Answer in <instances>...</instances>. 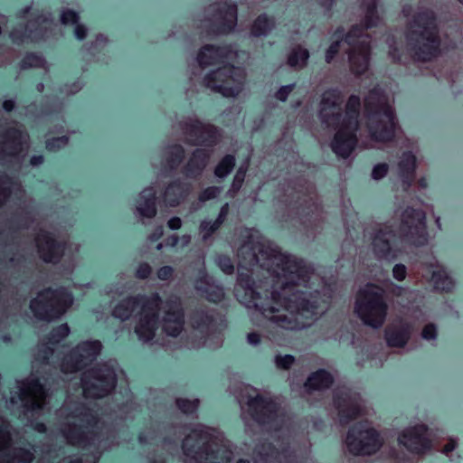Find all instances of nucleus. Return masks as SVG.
Listing matches in <instances>:
<instances>
[{"mask_svg":"<svg viewBox=\"0 0 463 463\" xmlns=\"http://www.w3.org/2000/svg\"><path fill=\"white\" fill-rule=\"evenodd\" d=\"M209 158L210 153L207 150L195 149L185 166L186 174L194 176L200 175L207 165Z\"/></svg>","mask_w":463,"mask_h":463,"instance_id":"c85d7f7f","label":"nucleus"},{"mask_svg":"<svg viewBox=\"0 0 463 463\" xmlns=\"http://www.w3.org/2000/svg\"><path fill=\"white\" fill-rule=\"evenodd\" d=\"M48 393L44 386L37 379H24L18 382L17 396L10 399L12 404L17 403V399L24 413L42 411L47 402Z\"/></svg>","mask_w":463,"mask_h":463,"instance_id":"dca6fc26","label":"nucleus"},{"mask_svg":"<svg viewBox=\"0 0 463 463\" xmlns=\"http://www.w3.org/2000/svg\"><path fill=\"white\" fill-rule=\"evenodd\" d=\"M235 166V157L232 155L224 156L214 168V175L219 178L227 176Z\"/></svg>","mask_w":463,"mask_h":463,"instance_id":"a19ab883","label":"nucleus"},{"mask_svg":"<svg viewBox=\"0 0 463 463\" xmlns=\"http://www.w3.org/2000/svg\"><path fill=\"white\" fill-rule=\"evenodd\" d=\"M275 26L272 18H269L266 14L259 15L251 25V34L254 36L265 35L269 33Z\"/></svg>","mask_w":463,"mask_h":463,"instance_id":"f704fd0d","label":"nucleus"},{"mask_svg":"<svg viewBox=\"0 0 463 463\" xmlns=\"http://www.w3.org/2000/svg\"><path fill=\"white\" fill-rule=\"evenodd\" d=\"M275 363H276V365L278 368L288 370L295 363V358H294V356H292L290 354L277 355L276 359H275Z\"/></svg>","mask_w":463,"mask_h":463,"instance_id":"de8ad7c7","label":"nucleus"},{"mask_svg":"<svg viewBox=\"0 0 463 463\" xmlns=\"http://www.w3.org/2000/svg\"><path fill=\"white\" fill-rule=\"evenodd\" d=\"M137 211L140 215L146 218H153L156 214V200L154 197L145 199L138 203Z\"/></svg>","mask_w":463,"mask_h":463,"instance_id":"79ce46f5","label":"nucleus"},{"mask_svg":"<svg viewBox=\"0 0 463 463\" xmlns=\"http://www.w3.org/2000/svg\"><path fill=\"white\" fill-rule=\"evenodd\" d=\"M344 95L338 90H327L322 94L319 104V117L322 123L335 130L331 143L332 150L339 156L347 158L358 142L356 131L361 109V99L357 95H351L345 109Z\"/></svg>","mask_w":463,"mask_h":463,"instance_id":"f03ea898","label":"nucleus"},{"mask_svg":"<svg viewBox=\"0 0 463 463\" xmlns=\"http://www.w3.org/2000/svg\"><path fill=\"white\" fill-rule=\"evenodd\" d=\"M457 447V441L453 439H449L447 440V442L444 444L442 448V452L446 455H449Z\"/></svg>","mask_w":463,"mask_h":463,"instance_id":"0e129e2a","label":"nucleus"},{"mask_svg":"<svg viewBox=\"0 0 463 463\" xmlns=\"http://www.w3.org/2000/svg\"><path fill=\"white\" fill-rule=\"evenodd\" d=\"M13 427L9 421L0 417V451L8 449L13 440Z\"/></svg>","mask_w":463,"mask_h":463,"instance_id":"ea45409f","label":"nucleus"},{"mask_svg":"<svg viewBox=\"0 0 463 463\" xmlns=\"http://www.w3.org/2000/svg\"><path fill=\"white\" fill-rule=\"evenodd\" d=\"M437 335V329L434 324H427L422 331H421V336L426 340H431L434 339Z\"/></svg>","mask_w":463,"mask_h":463,"instance_id":"6e6d98bb","label":"nucleus"},{"mask_svg":"<svg viewBox=\"0 0 463 463\" xmlns=\"http://www.w3.org/2000/svg\"><path fill=\"white\" fill-rule=\"evenodd\" d=\"M167 225L172 230H177L181 228L182 221L179 217H173L168 221Z\"/></svg>","mask_w":463,"mask_h":463,"instance_id":"774afa93","label":"nucleus"},{"mask_svg":"<svg viewBox=\"0 0 463 463\" xmlns=\"http://www.w3.org/2000/svg\"><path fill=\"white\" fill-rule=\"evenodd\" d=\"M14 191H19L22 194L25 193L19 181L14 180L8 176L0 177V207Z\"/></svg>","mask_w":463,"mask_h":463,"instance_id":"2f4dec72","label":"nucleus"},{"mask_svg":"<svg viewBox=\"0 0 463 463\" xmlns=\"http://www.w3.org/2000/svg\"><path fill=\"white\" fill-rule=\"evenodd\" d=\"M81 385L86 398H102L109 394L117 385L115 371L107 364H97L83 373Z\"/></svg>","mask_w":463,"mask_h":463,"instance_id":"f8f14e48","label":"nucleus"},{"mask_svg":"<svg viewBox=\"0 0 463 463\" xmlns=\"http://www.w3.org/2000/svg\"><path fill=\"white\" fill-rule=\"evenodd\" d=\"M395 237V232L392 226L385 223L378 224L372 237V250L375 257L379 260L395 258V254L391 248V241Z\"/></svg>","mask_w":463,"mask_h":463,"instance_id":"4be33fe9","label":"nucleus"},{"mask_svg":"<svg viewBox=\"0 0 463 463\" xmlns=\"http://www.w3.org/2000/svg\"><path fill=\"white\" fill-rule=\"evenodd\" d=\"M411 326L408 323L389 326L385 329V338L389 346L403 347L409 341Z\"/></svg>","mask_w":463,"mask_h":463,"instance_id":"bb28decb","label":"nucleus"},{"mask_svg":"<svg viewBox=\"0 0 463 463\" xmlns=\"http://www.w3.org/2000/svg\"><path fill=\"white\" fill-rule=\"evenodd\" d=\"M163 309L162 329L169 336L176 337L184 327V310L180 297L170 295L165 302L162 301Z\"/></svg>","mask_w":463,"mask_h":463,"instance_id":"6ab92c4d","label":"nucleus"},{"mask_svg":"<svg viewBox=\"0 0 463 463\" xmlns=\"http://www.w3.org/2000/svg\"><path fill=\"white\" fill-rule=\"evenodd\" d=\"M388 166L386 164H378L375 165L372 172V176L373 179H381L387 175Z\"/></svg>","mask_w":463,"mask_h":463,"instance_id":"13d9d810","label":"nucleus"},{"mask_svg":"<svg viewBox=\"0 0 463 463\" xmlns=\"http://www.w3.org/2000/svg\"><path fill=\"white\" fill-rule=\"evenodd\" d=\"M174 269L170 266L161 267L157 270V278L161 280H170L173 279Z\"/></svg>","mask_w":463,"mask_h":463,"instance_id":"bf43d9fd","label":"nucleus"},{"mask_svg":"<svg viewBox=\"0 0 463 463\" xmlns=\"http://www.w3.org/2000/svg\"><path fill=\"white\" fill-rule=\"evenodd\" d=\"M248 165H241L237 170L229 191L232 196H234L241 190L245 180Z\"/></svg>","mask_w":463,"mask_h":463,"instance_id":"37998d69","label":"nucleus"},{"mask_svg":"<svg viewBox=\"0 0 463 463\" xmlns=\"http://www.w3.org/2000/svg\"><path fill=\"white\" fill-rule=\"evenodd\" d=\"M152 273V268L150 265L146 262L140 263L137 271H136V278L139 279H147Z\"/></svg>","mask_w":463,"mask_h":463,"instance_id":"5fc2aeb1","label":"nucleus"},{"mask_svg":"<svg viewBox=\"0 0 463 463\" xmlns=\"http://www.w3.org/2000/svg\"><path fill=\"white\" fill-rule=\"evenodd\" d=\"M184 158V149L180 145H174L167 148L166 161L170 168L177 167Z\"/></svg>","mask_w":463,"mask_h":463,"instance_id":"58836bf2","label":"nucleus"},{"mask_svg":"<svg viewBox=\"0 0 463 463\" xmlns=\"http://www.w3.org/2000/svg\"><path fill=\"white\" fill-rule=\"evenodd\" d=\"M276 278L267 303H255L261 314L281 328L299 330L310 326L319 313L320 293L307 292L313 270L296 260L271 250L261 264Z\"/></svg>","mask_w":463,"mask_h":463,"instance_id":"f257e3e1","label":"nucleus"},{"mask_svg":"<svg viewBox=\"0 0 463 463\" xmlns=\"http://www.w3.org/2000/svg\"><path fill=\"white\" fill-rule=\"evenodd\" d=\"M43 63V60L42 57L29 53L27 54L22 61L23 68H31V67H41Z\"/></svg>","mask_w":463,"mask_h":463,"instance_id":"49530a36","label":"nucleus"},{"mask_svg":"<svg viewBox=\"0 0 463 463\" xmlns=\"http://www.w3.org/2000/svg\"><path fill=\"white\" fill-rule=\"evenodd\" d=\"M74 33L80 40H83L87 36V29L83 24H76Z\"/></svg>","mask_w":463,"mask_h":463,"instance_id":"69168bd1","label":"nucleus"},{"mask_svg":"<svg viewBox=\"0 0 463 463\" xmlns=\"http://www.w3.org/2000/svg\"><path fill=\"white\" fill-rule=\"evenodd\" d=\"M399 442L410 452L422 454L430 446V440L428 437V428L423 424L408 428L399 436Z\"/></svg>","mask_w":463,"mask_h":463,"instance_id":"412c9836","label":"nucleus"},{"mask_svg":"<svg viewBox=\"0 0 463 463\" xmlns=\"http://www.w3.org/2000/svg\"><path fill=\"white\" fill-rule=\"evenodd\" d=\"M295 458L288 448L279 450L270 443L258 445L253 453L254 463H294Z\"/></svg>","mask_w":463,"mask_h":463,"instance_id":"b1692460","label":"nucleus"},{"mask_svg":"<svg viewBox=\"0 0 463 463\" xmlns=\"http://www.w3.org/2000/svg\"><path fill=\"white\" fill-rule=\"evenodd\" d=\"M393 278L398 281L405 279L407 275V269L403 264H396L392 269Z\"/></svg>","mask_w":463,"mask_h":463,"instance_id":"4d7b16f0","label":"nucleus"},{"mask_svg":"<svg viewBox=\"0 0 463 463\" xmlns=\"http://www.w3.org/2000/svg\"><path fill=\"white\" fill-rule=\"evenodd\" d=\"M379 20L376 2L373 0L367 5L364 24L353 26L345 35V42L349 45L347 53L350 70L355 76L364 74L368 70L370 61L371 40L367 33H364V31L377 25Z\"/></svg>","mask_w":463,"mask_h":463,"instance_id":"6e6552de","label":"nucleus"},{"mask_svg":"<svg viewBox=\"0 0 463 463\" xmlns=\"http://www.w3.org/2000/svg\"><path fill=\"white\" fill-rule=\"evenodd\" d=\"M199 399H187V398H177L175 400V405L178 410L185 414L197 418V411L200 406Z\"/></svg>","mask_w":463,"mask_h":463,"instance_id":"e433bc0d","label":"nucleus"},{"mask_svg":"<svg viewBox=\"0 0 463 463\" xmlns=\"http://www.w3.org/2000/svg\"><path fill=\"white\" fill-rule=\"evenodd\" d=\"M354 311L365 325L374 328L382 326L388 311L384 290L375 285H366L356 295Z\"/></svg>","mask_w":463,"mask_h":463,"instance_id":"1a4fd4ad","label":"nucleus"},{"mask_svg":"<svg viewBox=\"0 0 463 463\" xmlns=\"http://www.w3.org/2000/svg\"><path fill=\"white\" fill-rule=\"evenodd\" d=\"M33 454L24 449H14L9 454L0 455V463H32L33 460Z\"/></svg>","mask_w":463,"mask_h":463,"instance_id":"72a5a7b5","label":"nucleus"},{"mask_svg":"<svg viewBox=\"0 0 463 463\" xmlns=\"http://www.w3.org/2000/svg\"><path fill=\"white\" fill-rule=\"evenodd\" d=\"M72 303L71 294L64 288H46L31 301L30 307L36 317L51 321L61 317Z\"/></svg>","mask_w":463,"mask_h":463,"instance_id":"9d476101","label":"nucleus"},{"mask_svg":"<svg viewBox=\"0 0 463 463\" xmlns=\"http://www.w3.org/2000/svg\"><path fill=\"white\" fill-rule=\"evenodd\" d=\"M399 169L401 175L406 181H412L415 176L416 156L411 152L403 153L399 162Z\"/></svg>","mask_w":463,"mask_h":463,"instance_id":"473e14b6","label":"nucleus"},{"mask_svg":"<svg viewBox=\"0 0 463 463\" xmlns=\"http://www.w3.org/2000/svg\"><path fill=\"white\" fill-rule=\"evenodd\" d=\"M293 89H294V85L282 86L276 92L275 97L281 101H285L288 99L290 92L293 90Z\"/></svg>","mask_w":463,"mask_h":463,"instance_id":"680f3d73","label":"nucleus"},{"mask_svg":"<svg viewBox=\"0 0 463 463\" xmlns=\"http://www.w3.org/2000/svg\"><path fill=\"white\" fill-rule=\"evenodd\" d=\"M220 265L222 267V269L226 274H232L234 271V267L232 263L231 262L230 259H222L220 260Z\"/></svg>","mask_w":463,"mask_h":463,"instance_id":"e2e57ef3","label":"nucleus"},{"mask_svg":"<svg viewBox=\"0 0 463 463\" xmlns=\"http://www.w3.org/2000/svg\"><path fill=\"white\" fill-rule=\"evenodd\" d=\"M184 455L195 463H230L232 452L204 426L191 430L183 440Z\"/></svg>","mask_w":463,"mask_h":463,"instance_id":"0eeeda50","label":"nucleus"},{"mask_svg":"<svg viewBox=\"0 0 463 463\" xmlns=\"http://www.w3.org/2000/svg\"><path fill=\"white\" fill-rule=\"evenodd\" d=\"M333 382V376L328 372L318 370L308 376L304 388L307 393H311L313 391H323L330 388Z\"/></svg>","mask_w":463,"mask_h":463,"instance_id":"cd10ccee","label":"nucleus"},{"mask_svg":"<svg viewBox=\"0 0 463 463\" xmlns=\"http://www.w3.org/2000/svg\"><path fill=\"white\" fill-rule=\"evenodd\" d=\"M184 141L192 146H213L220 139L218 128L198 118H188L179 123Z\"/></svg>","mask_w":463,"mask_h":463,"instance_id":"2eb2a0df","label":"nucleus"},{"mask_svg":"<svg viewBox=\"0 0 463 463\" xmlns=\"http://www.w3.org/2000/svg\"><path fill=\"white\" fill-rule=\"evenodd\" d=\"M364 113L372 139L392 141L400 129L393 108L384 92L375 87L364 99Z\"/></svg>","mask_w":463,"mask_h":463,"instance_id":"423d86ee","label":"nucleus"},{"mask_svg":"<svg viewBox=\"0 0 463 463\" xmlns=\"http://www.w3.org/2000/svg\"><path fill=\"white\" fill-rule=\"evenodd\" d=\"M161 304L162 299L157 293H153L150 296H131L117 304L112 315L124 321L130 318L139 307L135 332L141 340L148 342L156 335Z\"/></svg>","mask_w":463,"mask_h":463,"instance_id":"39448f33","label":"nucleus"},{"mask_svg":"<svg viewBox=\"0 0 463 463\" xmlns=\"http://www.w3.org/2000/svg\"><path fill=\"white\" fill-rule=\"evenodd\" d=\"M241 407L260 425H271L279 417V406L267 393L246 388L241 394Z\"/></svg>","mask_w":463,"mask_h":463,"instance_id":"9b49d317","label":"nucleus"},{"mask_svg":"<svg viewBox=\"0 0 463 463\" xmlns=\"http://www.w3.org/2000/svg\"><path fill=\"white\" fill-rule=\"evenodd\" d=\"M224 298V292L222 288L218 287L210 288V290L207 291V298L210 301H213L214 303H218L222 301Z\"/></svg>","mask_w":463,"mask_h":463,"instance_id":"864d4df0","label":"nucleus"},{"mask_svg":"<svg viewBox=\"0 0 463 463\" xmlns=\"http://www.w3.org/2000/svg\"><path fill=\"white\" fill-rule=\"evenodd\" d=\"M40 258L45 262L56 263L64 252V244L57 241L49 232L42 231L35 238Z\"/></svg>","mask_w":463,"mask_h":463,"instance_id":"5701e85b","label":"nucleus"},{"mask_svg":"<svg viewBox=\"0 0 463 463\" xmlns=\"http://www.w3.org/2000/svg\"><path fill=\"white\" fill-rule=\"evenodd\" d=\"M221 223H219L216 220L213 222H203L201 224V228L203 232V237H210L213 233H214L220 227Z\"/></svg>","mask_w":463,"mask_h":463,"instance_id":"603ef678","label":"nucleus"},{"mask_svg":"<svg viewBox=\"0 0 463 463\" xmlns=\"http://www.w3.org/2000/svg\"><path fill=\"white\" fill-rule=\"evenodd\" d=\"M78 21L79 15L73 10H64L61 15V22L63 24H76Z\"/></svg>","mask_w":463,"mask_h":463,"instance_id":"09e8293b","label":"nucleus"},{"mask_svg":"<svg viewBox=\"0 0 463 463\" xmlns=\"http://www.w3.org/2000/svg\"><path fill=\"white\" fill-rule=\"evenodd\" d=\"M88 428V426L78 425L74 422L65 423L61 427V432L68 443L84 448L93 439V433Z\"/></svg>","mask_w":463,"mask_h":463,"instance_id":"a878e982","label":"nucleus"},{"mask_svg":"<svg viewBox=\"0 0 463 463\" xmlns=\"http://www.w3.org/2000/svg\"><path fill=\"white\" fill-rule=\"evenodd\" d=\"M189 188L181 181L171 183L165 189V197L172 205L178 204L188 194Z\"/></svg>","mask_w":463,"mask_h":463,"instance_id":"7c9ffc66","label":"nucleus"},{"mask_svg":"<svg viewBox=\"0 0 463 463\" xmlns=\"http://www.w3.org/2000/svg\"><path fill=\"white\" fill-rule=\"evenodd\" d=\"M346 447L354 455H372L383 446L380 433L368 421L359 422L348 431Z\"/></svg>","mask_w":463,"mask_h":463,"instance_id":"ddd939ff","label":"nucleus"},{"mask_svg":"<svg viewBox=\"0 0 463 463\" xmlns=\"http://www.w3.org/2000/svg\"><path fill=\"white\" fill-rule=\"evenodd\" d=\"M30 147L29 135L17 128H8L0 133V160L12 161Z\"/></svg>","mask_w":463,"mask_h":463,"instance_id":"a211bd4d","label":"nucleus"},{"mask_svg":"<svg viewBox=\"0 0 463 463\" xmlns=\"http://www.w3.org/2000/svg\"><path fill=\"white\" fill-rule=\"evenodd\" d=\"M309 57L308 51L300 46L294 48L288 55V63L289 66L302 69L307 65Z\"/></svg>","mask_w":463,"mask_h":463,"instance_id":"c9c22d12","label":"nucleus"},{"mask_svg":"<svg viewBox=\"0 0 463 463\" xmlns=\"http://www.w3.org/2000/svg\"><path fill=\"white\" fill-rule=\"evenodd\" d=\"M237 5L222 2L209 5L206 12L211 23V31L214 34L229 33L237 24Z\"/></svg>","mask_w":463,"mask_h":463,"instance_id":"aec40b11","label":"nucleus"},{"mask_svg":"<svg viewBox=\"0 0 463 463\" xmlns=\"http://www.w3.org/2000/svg\"><path fill=\"white\" fill-rule=\"evenodd\" d=\"M236 58L237 52L229 46H203L197 56L201 67L223 65L206 74L203 85L227 98L239 95L243 90L247 75L243 69L230 64Z\"/></svg>","mask_w":463,"mask_h":463,"instance_id":"7ed1b4c3","label":"nucleus"},{"mask_svg":"<svg viewBox=\"0 0 463 463\" xmlns=\"http://www.w3.org/2000/svg\"><path fill=\"white\" fill-rule=\"evenodd\" d=\"M69 334V326L67 324L60 325L52 329V331L50 333L47 343L43 344V346L48 349L50 354H52L53 350L49 348L47 345H56L64 339Z\"/></svg>","mask_w":463,"mask_h":463,"instance_id":"4c0bfd02","label":"nucleus"},{"mask_svg":"<svg viewBox=\"0 0 463 463\" xmlns=\"http://www.w3.org/2000/svg\"><path fill=\"white\" fill-rule=\"evenodd\" d=\"M221 188L217 186H210L204 189L199 195V200L205 202L217 197L220 194Z\"/></svg>","mask_w":463,"mask_h":463,"instance_id":"3c124183","label":"nucleus"},{"mask_svg":"<svg viewBox=\"0 0 463 463\" xmlns=\"http://www.w3.org/2000/svg\"><path fill=\"white\" fill-rule=\"evenodd\" d=\"M431 279L437 287H439V284L441 283L442 289H449L450 287L452 286L451 279L448 277V275L442 269L434 270L432 272Z\"/></svg>","mask_w":463,"mask_h":463,"instance_id":"c03bdc74","label":"nucleus"},{"mask_svg":"<svg viewBox=\"0 0 463 463\" xmlns=\"http://www.w3.org/2000/svg\"><path fill=\"white\" fill-rule=\"evenodd\" d=\"M402 12L407 18L405 38L412 58L426 62L439 57L441 38L436 13L423 6L412 13L411 5L403 6Z\"/></svg>","mask_w":463,"mask_h":463,"instance_id":"20e7f679","label":"nucleus"},{"mask_svg":"<svg viewBox=\"0 0 463 463\" xmlns=\"http://www.w3.org/2000/svg\"><path fill=\"white\" fill-rule=\"evenodd\" d=\"M101 348L102 345L98 340L79 344L63 357L61 364V371L65 373H72L82 370L97 358Z\"/></svg>","mask_w":463,"mask_h":463,"instance_id":"f3484780","label":"nucleus"},{"mask_svg":"<svg viewBox=\"0 0 463 463\" xmlns=\"http://www.w3.org/2000/svg\"><path fill=\"white\" fill-rule=\"evenodd\" d=\"M228 213H229V205H228V203H225V204H224V205H222V207L221 208L220 213H219V215H218V217H217L216 221H217L219 223L222 224V223H223V222L225 221V219H226V217H227Z\"/></svg>","mask_w":463,"mask_h":463,"instance_id":"338daca9","label":"nucleus"},{"mask_svg":"<svg viewBox=\"0 0 463 463\" xmlns=\"http://www.w3.org/2000/svg\"><path fill=\"white\" fill-rule=\"evenodd\" d=\"M299 192L303 193L305 196L308 197V201L313 202L314 203L317 200V194L315 186L308 182H305V184L301 185Z\"/></svg>","mask_w":463,"mask_h":463,"instance_id":"8fccbe9b","label":"nucleus"},{"mask_svg":"<svg viewBox=\"0 0 463 463\" xmlns=\"http://www.w3.org/2000/svg\"><path fill=\"white\" fill-rule=\"evenodd\" d=\"M341 423L347 424L364 414V409L358 398L347 393L337 394L334 399Z\"/></svg>","mask_w":463,"mask_h":463,"instance_id":"393cba45","label":"nucleus"},{"mask_svg":"<svg viewBox=\"0 0 463 463\" xmlns=\"http://www.w3.org/2000/svg\"><path fill=\"white\" fill-rule=\"evenodd\" d=\"M340 50V42L336 41L334 42L328 48L326 53V61L327 63H330L335 55L338 53Z\"/></svg>","mask_w":463,"mask_h":463,"instance_id":"052dcab7","label":"nucleus"},{"mask_svg":"<svg viewBox=\"0 0 463 463\" xmlns=\"http://www.w3.org/2000/svg\"><path fill=\"white\" fill-rule=\"evenodd\" d=\"M189 321L194 329L204 332L207 331L213 324V317L207 310L196 309L191 313Z\"/></svg>","mask_w":463,"mask_h":463,"instance_id":"c756f323","label":"nucleus"},{"mask_svg":"<svg viewBox=\"0 0 463 463\" xmlns=\"http://www.w3.org/2000/svg\"><path fill=\"white\" fill-rule=\"evenodd\" d=\"M69 143V137L66 136L49 138L46 141V149L49 151H56L64 147Z\"/></svg>","mask_w":463,"mask_h":463,"instance_id":"a18cd8bd","label":"nucleus"},{"mask_svg":"<svg viewBox=\"0 0 463 463\" xmlns=\"http://www.w3.org/2000/svg\"><path fill=\"white\" fill-rule=\"evenodd\" d=\"M398 232L401 238L415 245L427 241L426 215L422 210L407 207L399 214Z\"/></svg>","mask_w":463,"mask_h":463,"instance_id":"4468645a","label":"nucleus"}]
</instances>
